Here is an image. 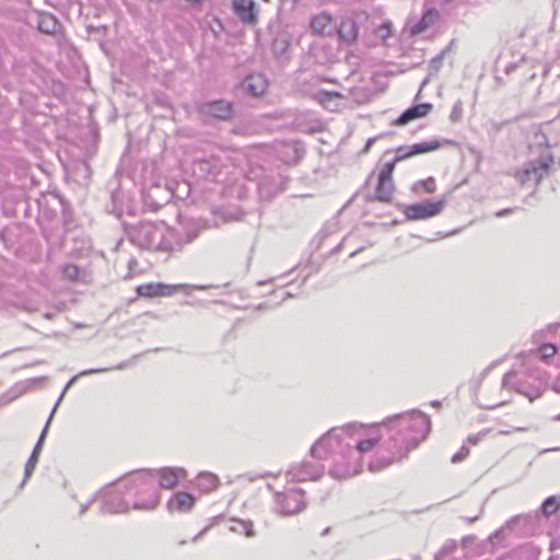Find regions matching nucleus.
Segmentation results:
<instances>
[{
	"mask_svg": "<svg viewBox=\"0 0 560 560\" xmlns=\"http://www.w3.org/2000/svg\"><path fill=\"white\" fill-rule=\"evenodd\" d=\"M389 423L393 429H397V432L385 442L388 454L377 455L370 462L369 469L373 472L407 457L411 450L427 439L431 430L430 418L419 410L397 415L389 420Z\"/></svg>",
	"mask_w": 560,
	"mask_h": 560,
	"instance_id": "nucleus-1",
	"label": "nucleus"
},
{
	"mask_svg": "<svg viewBox=\"0 0 560 560\" xmlns=\"http://www.w3.org/2000/svg\"><path fill=\"white\" fill-rule=\"evenodd\" d=\"M128 234L131 243L138 247L165 253L179 250L191 241L190 237L184 238L164 222H141L132 226Z\"/></svg>",
	"mask_w": 560,
	"mask_h": 560,
	"instance_id": "nucleus-2",
	"label": "nucleus"
},
{
	"mask_svg": "<svg viewBox=\"0 0 560 560\" xmlns=\"http://www.w3.org/2000/svg\"><path fill=\"white\" fill-rule=\"evenodd\" d=\"M100 497L102 510L109 513H125L130 510L132 503L133 510L151 511L159 503L158 492H101Z\"/></svg>",
	"mask_w": 560,
	"mask_h": 560,
	"instance_id": "nucleus-3",
	"label": "nucleus"
},
{
	"mask_svg": "<svg viewBox=\"0 0 560 560\" xmlns=\"http://www.w3.org/2000/svg\"><path fill=\"white\" fill-rule=\"evenodd\" d=\"M354 428L353 424L342 429H332L322 439H319L312 447L311 453L315 458L323 459L327 456L340 455L345 460L351 458L355 453L350 442H345L342 435Z\"/></svg>",
	"mask_w": 560,
	"mask_h": 560,
	"instance_id": "nucleus-4",
	"label": "nucleus"
},
{
	"mask_svg": "<svg viewBox=\"0 0 560 560\" xmlns=\"http://www.w3.org/2000/svg\"><path fill=\"white\" fill-rule=\"evenodd\" d=\"M112 369H108V368H100V369H89V370H84L82 372H80L79 374L74 375L72 378L69 380V382L66 384L62 393L60 394L47 422H46V425L45 428L43 429L42 431V434L28 458V460L26 462L25 464V477H30L33 472V470L35 469L36 465H37V462H38V456L40 454V451H42V444L45 440V436L47 434V431H48V427H49V423L54 417V413L59 405V402L62 400L66 392L77 382V380L81 376H85V375H91V374H94V373H103V372H107V371H110Z\"/></svg>",
	"mask_w": 560,
	"mask_h": 560,
	"instance_id": "nucleus-5",
	"label": "nucleus"
},
{
	"mask_svg": "<svg viewBox=\"0 0 560 560\" xmlns=\"http://www.w3.org/2000/svg\"><path fill=\"white\" fill-rule=\"evenodd\" d=\"M211 288H215L212 284H164V283H147L141 284L137 288V293L140 296L154 298V296H167L173 295L174 293L182 291L186 294H190L194 290H208Z\"/></svg>",
	"mask_w": 560,
	"mask_h": 560,
	"instance_id": "nucleus-6",
	"label": "nucleus"
},
{
	"mask_svg": "<svg viewBox=\"0 0 560 560\" xmlns=\"http://www.w3.org/2000/svg\"><path fill=\"white\" fill-rule=\"evenodd\" d=\"M553 158L551 154L541 155L538 160L529 161L526 166L517 172L518 180L522 185L534 183L535 185L548 175Z\"/></svg>",
	"mask_w": 560,
	"mask_h": 560,
	"instance_id": "nucleus-7",
	"label": "nucleus"
},
{
	"mask_svg": "<svg viewBox=\"0 0 560 560\" xmlns=\"http://www.w3.org/2000/svg\"><path fill=\"white\" fill-rule=\"evenodd\" d=\"M446 206V196L431 200L427 199L422 202L404 206L402 212L408 220H427L440 214Z\"/></svg>",
	"mask_w": 560,
	"mask_h": 560,
	"instance_id": "nucleus-8",
	"label": "nucleus"
},
{
	"mask_svg": "<svg viewBox=\"0 0 560 560\" xmlns=\"http://www.w3.org/2000/svg\"><path fill=\"white\" fill-rule=\"evenodd\" d=\"M273 504L276 513L293 515L305 508L304 492H275Z\"/></svg>",
	"mask_w": 560,
	"mask_h": 560,
	"instance_id": "nucleus-9",
	"label": "nucleus"
},
{
	"mask_svg": "<svg viewBox=\"0 0 560 560\" xmlns=\"http://www.w3.org/2000/svg\"><path fill=\"white\" fill-rule=\"evenodd\" d=\"M364 14L346 15L340 19L337 25L339 40L345 45H352L357 42L361 24L366 21Z\"/></svg>",
	"mask_w": 560,
	"mask_h": 560,
	"instance_id": "nucleus-10",
	"label": "nucleus"
},
{
	"mask_svg": "<svg viewBox=\"0 0 560 560\" xmlns=\"http://www.w3.org/2000/svg\"><path fill=\"white\" fill-rule=\"evenodd\" d=\"M395 161L388 162L382 168L378 175V182L375 190V198L380 201H389L393 197L395 185L393 182V172Z\"/></svg>",
	"mask_w": 560,
	"mask_h": 560,
	"instance_id": "nucleus-11",
	"label": "nucleus"
},
{
	"mask_svg": "<svg viewBox=\"0 0 560 560\" xmlns=\"http://www.w3.org/2000/svg\"><path fill=\"white\" fill-rule=\"evenodd\" d=\"M200 112L221 120H229L233 117V104L225 100L206 102L200 105Z\"/></svg>",
	"mask_w": 560,
	"mask_h": 560,
	"instance_id": "nucleus-12",
	"label": "nucleus"
},
{
	"mask_svg": "<svg viewBox=\"0 0 560 560\" xmlns=\"http://www.w3.org/2000/svg\"><path fill=\"white\" fill-rule=\"evenodd\" d=\"M232 10L244 24H256L258 10L254 0H233Z\"/></svg>",
	"mask_w": 560,
	"mask_h": 560,
	"instance_id": "nucleus-13",
	"label": "nucleus"
},
{
	"mask_svg": "<svg viewBox=\"0 0 560 560\" xmlns=\"http://www.w3.org/2000/svg\"><path fill=\"white\" fill-rule=\"evenodd\" d=\"M185 477L186 471L184 469L165 467L156 471L153 470L152 479L159 478V482L162 488L172 489Z\"/></svg>",
	"mask_w": 560,
	"mask_h": 560,
	"instance_id": "nucleus-14",
	"label": "nucleus"
},
{
	"mask_svg": "<svg viewBox=\"0 0 560 560\" xmlns=\"http://www.w3.org/2000/svg\"><path fill=\"white\" fill-rule=\"evenodd\" d=\"M323 471L322 468L312 465L303 463L301 465L293 466L289 472L288 477L292 481H307V480H316L322 476Z\"/></svg>",
	"mask_w": 560,
	"mask_h": 560,
	"instance_id": "nucleus-15",
	"label": "nucleus"
},
{
	"mask_svg": "<svg viewBox=\"0 0 560 560\" xmlns=\"http://www.w3.org/2000/svg\"><path fill=\"white\" fill-rule=\"evenodd\" d=\"M505 524L510 533L527 536L533 533L534 517L529 514H521L510 518Z\"/></svg>",
	"mask_w": 560,
	"mask_h": 560,
	"instance_id": "nucleus-16",
	"label": "nucleus"
},
{
	"mask_svg": "<svg viewBox=\"0 0 560 560\" xmlns=\"http://www.w3.org/2000/svg\"><path fill=\"white\" fill-rule=\"evenodd\" d=\"M152 477H153V470H147V469L137 470V471H133L131 474L124 476L122 478L117 480L115 482V485L118 487H124V488L144 487V486L149 485L147 482V480L152 479Z\"/></svg>",
	"mask_w": 560,
	"mask_h": 560,
	"instance_id": "nucleus-17",
	"label": "nucleus"
},
{
	"mask_svg": "<svg viewBox=\"0 0 560 560\" xmlns=\"http://www.w3.org/2000/svg\"><path fill=\"white\" fill-rule=\"evenodd\" d=\"M195 502L196 498L190 492H175L167 502V509L172 513H185L192 509Z\"/></svg>",
	"mask_w": 560,
	"mask_h": 560,
	"instance_id": "nucleus-18",
	"label": "nucleus"
},
{
	"mask_svg": "<svg viewBox=\"0 0 560 560\" xmlns=\"http://www.w3.org/2000/svg\"><path fill=\"white\" fill-rule=\"evenodd\" d=\"M502 388L514 389L515 392L528 397L530 401L535 400L536 398H538L541 395V392L539 388L535 389L533 393L527 392L525 389L524 383L516 380V372H514V371H511L503 376Z\"/></svg>",
	"mask_w": 560,
	"mask_h": 560,
	"instance_id": "nucleus-19",
	"label": "nucleus"
},
{
	"mask_svg": "<svg viewBox=\"0 0 560 560\" xmlns=\"http://www.w3.org/2000/svg\"><path fill=\"white\" fill-rule=\"evenodd\" d=\"M433 106L431 103H421L407 108L397 119V125H406L415 119L425 117Z\"/></svg>",
	"mask_w": 560,
	"mask_h": 560,
	"instance_id": "nucleus-20",
	"label": "nucleus"
},
{
	"mask_svg": "<svg viewBox=\"0 0 560 560\" xmlns=\"http://www.w3.org/2000/svg\"><path fill=\"white\" fill-rule=\"evenodd\" d=\"M195 166L202 176L215 177L223 166V163L219 156L211 155L196 160Z\"/></svg>",
	"mask_w": 560,
	"mask_h": 560,
	"instance_id": "nucleus-21",
	"label": "nucleus"
},
{
	"mask_svg": "<svg viewBox=\"0 0 560 560\" xmlns=\"http://www.w3.org/2000/svg\"><path fill=\"white\" fill-rule=\"evenodd\" d=\"M244 89L248 94L259 96L264 94L267 89V80L259 73L249 74L244 81Z\"/></svg>",
	"mask_w": 560,
	"mask_h": 560,
	"instance_id": "nucleus-22",
	"label": "nucleus"
},
{
	"mask_svg": "<svg viewBox=\"0 0 560 560\" xmlns=\"http://www.w3.org/2000/svg\"><path fill=\"white\" fill-rule=\"evenodd\" d=\"M190 486L197 490H214L220 487V480L214 474L206 471L200 472Z\"/></svg>",
	"mask_w": 560,
	"mask_h": 560,
	"instance_id": "nucleus-23",
	"label": "nucleus"
},
{
	"mask_svg": "<svg viewBox=\"0 0 560 560\" xmlns=\"http://www.w3.org/2000/svg\"><path fill=\"white\" fill-rule=\"evenodd\" d=\"M37 27L42 33L54 34L58 31L59 23L54 15L43 13L37 16Z\"/></svg>",
	"mask_w": 560,
	"mask_h": 560,
	"instance_id": "nucleus-24",
	"label": "nucleus"
},
{
	"mask_svg": "<svg viewBox=\"0 0 560 560\" xmlns=\"http://www.w3.org/2000/svg\"><path fill=\"white\" fill-rule=\"evenodd\" d=\"M359 468L355 465H348L343 467L340 463H336L330 470V475L336 479H347L359 474Z\"/></svg>",
	"mask_w": 560,
	"mask_h": 560,
	"instance_id": "nucleus-25",
	"label": "nucleus"
},
{
	"mask_svg": "<svg viewBox=\"0 0 560 560\" xmlns=\"http://www.w3.org/2000/svg\"><path fill=\"white\" fill-rule=\"evenodd\" d=\"M558 352L557 347L553 343H542L537 349L532 351L527 357H537L544 362H548L550 358L555 357Z\"/></svg>",
	"mask_w": 560,
	"mask_h": 560,
	"instance_id": "nucleus-26",
	"label": "nucleus"
},
{
	"mask_svg": "<svg viewBox=\"0 0 560 560\" xmlns=\"http://www.w3.org/2000/svg\"><path fill=\"white\" fill-rule=\"evenodd\" d=\"M441 147V142L439 140H430L423 141L419 143H415L411 145V153L413 155L427 153L430 151H434Z\"/></svg>",
	"mask_w": 560,
	"mask_h": 560,
	"instance_id": "nucleus-27",
	"label": "nucleus"
},
{
	"mask_svg": "<svg viewBox=\"0 0 560 560\" xmlns=\"http://www.w3.org/2000/svg\"><path fill=\"white\" fill-rule=\"evenodd\" d=\"M331 23L330 14L323 12L312 20V27L317 33H325L326 27Z\"/></svg>",
	"mask_w": 560,
	"mask_h": 560,
	"instance_id": "nucleus-28",
	"label": "nucleus"
},
{
	"mask_svg": "<svg viewBox=\"0 0 560 560\" xmlns=\"http://www.w3.org/2000/svg\"><path fill=\"white\" fill-rule=\"evenodd\" d=\"M560 508V499L557 495L548 497L541 504V511L546 516L556 513Z\"/></svg>",
	"mask_w": 560,
	"mask_h": 560,
	"instance_id": "nucleus-29",
	"label": "nucleus"
},
{
	"mask_svg": "<svg viewBox=\"0 0 560 560\" xmlns=\"http://www.w3.org/2000/svg\"><path fill=\"white\" fill-rule=\"evenodd\" d=\"M235 525L231 527V530L244 534L246 537H254L255 533L253 530V524L252 522H245V521H233Z\"/></svg>",
	"mask_w": 560,
	"mask_h": 560,
	"instance_id": "nucleus-30",
	"label": "nucleus"
},
{
	"mask_svg": "<svg viewBox=\"0 0 560 560\" xmlns=\"http://www.w3.org/2000/svg\"><path fill=\"white\" fill-rule=\"evenodd\" d=\"M436 15H438V13L435 11H430V12L425 13L422 16V19L418 22V24L416 25V32L420 33V32H423L425 28H428L429 25L431 24V22L433 21V18Z\"/></svg>",
	"mask_w": 560,
	"mask_h": 560,
	"instance_id": "nucleus-31",
	"label": "nucleus"
},
{
	"mask_svg": "<svg viewBox=\"0 0 560 560\" xmlns=\"http://www.w3.org/2000/svg\"><path fill=\"white\" fill-rule=\"evenodd\" d=\"M377 443V439H366L362 441H358L355 448L359 453H365L371 451Z\"/></svg>",
	"mask_w": 560,
	"mask_h": 560,
	"instance_id": "nucleus-32",
	"label": "nucleus"
},
{
	"mask_svg": "<svg viewBox=\"0 0 560 560\" xmlns=\"http://www.w3.org/2000/svg\"><path fill=\"white\" fill-rule=\"evenodd\" d=\"M410 156H413V153H411V145H402L396 150V158L394 161L396 163Z\"/></svg>",
	"mask_w": 560,
	"mask_h": 560,
	"instance_id": "nucleus-33",
	"label": "nucleus"
},
{
	"mask_svg": "<svg viewBox=\"0 0 560 560\" xmlns=\"http://www.w3.org/2000/svg\"><path fill=\"white\" fill-rule=\"evenodd\" d=\"M421 186L425 192L432 194L436 189L435 180L433 177H429L425 180H420L416 184V188Z\"/></svg>",
	"mask_w": 560,
	"mask_h": 560,
	"instance_id": "nucleus-34",
	"label": "nucleus"
},
{
	"mask_svg": "<svg viewBox=\"0 0 560 560\" xmlns=\"http://www.w3.org/2000/svg\"><path fill=\"white\" fill-rule=\"evenodd\" d=\"M80 275V269L75 265H66L63 268V276L69 280H77Z\"/></svg>",
	"mask_w": 560,
	"mask_h": 560,
	"instance_id": "nucleus-35",
	"label": "nucleus"
},
{
	"mask_svg": "<svg viewBox=\"0 0 560 560\" xmlns=\"http://www.w3.org/2000/svg\"><path fill=\"white\" fill-rule=\"evenodd\" d=\"M527 374L530 376V377H534L536 380H538L540 383H546L547 382V373L545 371H540L539 369H530L528 368L527 369Z\"/></svg>",
	"mask_w": 560,
	"mask_h": 560,
	"instance_id": "nucleus-36",
	"label": "nucleus"
},
{
	"mask_svg": "<svg viewBox=\"0 0 560 560\" xmlns=\"http://www.w3.org/2000/svg\"><path fill=\"white\" fill-rule=\"evenodd\" d=\"M506 532H509V529L506 528V524H505L504 526L497 529L492 535H490V537H489L490 542L494 544L497 541H501L502 539L505 538Z\"/></svg>",
	"mask_w": 560,
	"mask_h": 560,
	"instance_id": "nucleus-37",
	"label": "nucleus"
},
{
	"mask_svg": "<svg viewBox=\"0 0 560 560\" xmlns=\"http://www.w3.org/2000/svg\"><path fill=\"white\" fill-rule=\"evenodd\" d=\"M469 454V448L465 445H463L456 454L453 455L452 462L453 463H459L464 460Z\"/></svg>",
	"mask_w": 560,
	"mask_h": 560,
	"instance_id": "nucleus-38",
	"label": "nucleus"
},
{
	"mask_svg": "<svg viewBox=\"0 0 560 560\" xmlns=\"http://www.w3.org/2000/svg\"><path fill=\"white\" fill-rule=\"evenodd\" d=\"M341 95L338 93V92H326V91H322L318 93V97H319V101L325 104L327 103L328 101L332 100V98H336V97H340Z\"/></svg>",
	"mask_w": 560,
	"mask_h": 560,
	"instance_id": "nucleus-39",
	"label": "nucleus"
},
{
	"mask_svg": "<svg viewBox=\"0 0 560 560\" xmlns=\"http://www.w3.org/2000/svg\"><path fill=\"white\" fill-rule=\"evenodd\" d=\"M443 58H444V51H442L441 54H439L438 56L432 58V60L430 61V69L432 71H439V69L442 66Z\"/></svg>",
	"mask_w": 560,
	"mask_h": 560,
	"instance_id": "nucleus-40",
	"label": "nucleus"
},
{
	"mask_svg": "<svg viewBox=\"0 0 560 560\" xmlns=\"http://www.w3.org/2000/svg\"><path fill=\"white\" fill-rule=\"evenodd\" d=\"M72 499L75 500L80 504V514L84 513L88 509L89 504L92 502L91 498H79L77 494L72 495Z\"/></svg>",
	"mask_w": 560,
	"mask_h": 560,
	"instance_id": "nucleus-41",
	"label": "nucleus"
},
{
	"mask_svg": "<svg viewBox=\"0 0 560 560\" xmlns=\"http://www.w3.org/2000/svg\"><path fill=\"white\" fill-rule=\"evenodd\" d=\"M392 23L390 22H383L380 26L381 37L383 39H386L390 36L392 30H390Z\"/></svg>",
	"mask_w": 560,
	"mask_h": 560,
	"instance_id": "nucleus-42",
	"label": "nucleus"
},
{
	"mask_svg": "<svg viewBox=\"0 0 560 560\" xmlns=\"http://www.w3.org/2000/svg\"><path fill=\"white\" fill-rule=\"evenodd\" d=\"M486 434H487V432H478L476 434H470L467 438V442H469L471 444H477L486 436Z\"/></svg>",
	"mask_w": 560,
	"mask_h": 560,
	"instance_id": "nucleus-43",
	"label": "nucleus"
},
{
	"mask_svg": "<svg viewBox=\"0 0 560 560\" xmlns=\"http://www.w3.org/2000/svg\"><path fill=\"white\" fill-rule=\"evenodd\" d=\"M517 68V63L516 62H511L509 63L505 69H504V72L506 74H511L515 69Z\"/></svg>",
	"mask_w": 560,
	"mask_h": 560,
	"instance_id": "nucleus-44",
	"label": "nucleus"
},
{
	"mask_svg": "<svg viewBox=\"0 0 560 560\" xmlns=\"http://www.w3.org/2000/svg\"><path fill=\"white\" fill-rule=\"evenodd\" d=\"M552 389L556 392V393H559L560 394V375L556 378V381L553 382L552 384Z\"/></svg>",
	"mask_w": 560,
	"mask_h": 560,
	"instance_id": "nucleus-45",
	"label": "nucleus"
},
{
	"mask_svg": "<svg viewBox=\"0 0 560 560\" xmlns=\"http://www.w3.org/2000/svg\"><path fill=\"white\" fill-rule=\"evenodd\" d=\"M512 212H513V210L511 208H506V209L500 210L497 213V217H503V215L510 214Z\"/></svg>",
	"mask_w": 560,
	"mask_h": 560,
	"instance_id": "nucleus-46",
	"label": "nucleus"
},
{
	"mask_svg": "<svg viewBox=\"0 0 560 560\" xmlns=\"http://www.w3.org/2000/svg\"><path fill=\"white\" fill-rule=\"evenodd\" d=\"M481 512H482V511L480 510L479 514H477V515H475V516H472V517H471V516H466V517H464V520H465V521H467V522H469V523H472V522L477 521V520L480 517Z\"/></svg>",
	"mask_w": 560,
	"mask_h": 560,
	"instance_id": "nucleus-47",
	"label": "nucleus"
},
{
	"mask_svg": "<svg viewBox=\"0 0 560 560\" xmlns=\"http://www.w3.org/2000/svg\"><path fill=\"white\" fill-rule=\"evenodd\" d=\"M291 149L294 151V153L296 155L295 160H300V158H301L300 152H303V150H300L296 145L292 147Z\"/></svg>",
	"mask_w": 560,
	"mask_h": 560,
	"instance_id": "nucleus-48",
	"label": "nucleus"
},
{
	"mask_svg": "<svg viewBox=\"0 0 560 560\" xmlns=\"http://www.w3.org/2000/svg\"><path fill=\"white\" fill-rule=\"evenodd\" d=\"M259 481L264 482V487L271 488V485L265 480V478H259ZM259 489L262 488V485L257 486Z\"/></svg>",
	"mask_w": 560,
	"mask_h": 560,
	"instance_id": "nucleus-49",
	"label": "nucleus"
},
{
	"mask_svg": "<svg viewBox=\"0 0 560 560\" xmlns=\"http://www.w3.org/2000/svg\"><path fill=\"white\" fill-rule=\"evenodd\" d=\"M373 142H374V139H369L365 144L364 151H369Z\"/></svg>",
	"mask_w": 560,
	"mask_h": 560,
	"instance_id": "nucleus-50",
	"label": "nucleus"
},
{
	"mask_svg": "<svg viewBox=\"0 0 560 560\" xmlns=\"http://www.w3.org/2000/svg\"><path fill=\"white\" fill-rule=\"evenodd\" d=\"M186 1L192 5H200L202 2V0H186Z\"/></svg>",
	"mask_w": 560,
	"mask_h": 560,
	"instance_id": "nucleus-51",
	"label": "nucleus"
},
{
	"mask_svg": "<svg viewBox=\"0 0 560 560\" xmlns=\"http://www.w3.org/2000/svg\"><path fill=\"white\" fill-rule=\"evenodd\" d=\"M472 539V537L470 536H466L463 538V544L466 545L467 542H469L470 540Z\"/></svg>",
	"mask_w": 560,
	"mask_h": 560,
	"instance_id": "nucleus-52",
	"label": "nucleus"
},
{
	"mask_svg": "<svg viewBox=\"0 0 560 560\" xmlns=\"http://www.w3.org/2000/svg\"><path fill=\"white\" fill-rule=\"evenodd\" d=\"M501 405H503V402H498V404H494L492 406H486L485 408L492 409V408H495L497 406H501Z\"/></svg>",
	"mask_w": 560,
	"mask_h": 560,
	"instance_id": "nucleus-53",
	"label": "nucleus"
},
{
	"mask_svg": "<svg viewBox=\"0 0 560 560\" xmlns=\"http://www.w3.org/2000/svg\"><path fill=\"white\" fill-rule=\"evenodd\" d=\"M456 114H457V110H456V107H455V108H454V110H453V113L451 114V118H452L453 120H456V119H457V118H456V116H455Z\"/></svg>",
	"mask_w": 560,
	"mask_h": 560,
	"instance_id": "nucleus-54",
	"label": "nucleus"
},
{
	"mask_svg": "<svg viewBox=\"0 0 560 560\" xmlns=\"http://www.w3.org/2000/svg\"><path fill=\"white\" fill-rule=\"evenodd\" d=\"M330 528L329 527H326L323 532H322V536H325L329 533Z\"/></svg>",
	"mask_w": 560,
	"mask_h": 560,
	"instance_id": "nucleus-55",
	"label": "nucleus"
},
{
	"mask_svg": "<svg viewBox=\"0 0 560 560\" xmlns=\"http://www.w3.org/2000/svg\"><path fill=\"white\" fill-rule=\"evenodd\" d=\"M432 406L434 407H439L440 406V401L439 400H434L431 402Z\"/></svg>",
	"mask_w": 560,
	"mask_h": 560,
	"instance_id": "nucleus-56",
	"label": "nucleus"
},
{
	"mask_svg": "<svg viewBox=\"0 0 560 560\" xmlns=\"http://www.w3.org/2000/svg\"><path fill=\"white\" fill-rule=\"evenodd\" d=\"M125 366H126V363H120V364H119V365H117L115 369H119V370H121V369H124Z\"/></svg>",
	"mask_w": 560,
	"mask_h": 560,
	"instance_id": "nucleus-57",
	"label": "nucleus"
},
{
	"mask_svg": "<svg viewBox=\"0 0 560 560\" xmlns=\"http://www.w3.org/2000/svg\"><path fill=\"white\" fill-rule=\"evenodd\" d=\"M237 480H238L240 482H242L243 480H245V478H244V477H238V478H237ZM240 486L245 487L246 485L240 483Z\"/></svg>",
	"mask_w": 560,
	"mask_h": 560,
	"instance_id": "nucleus-58",
	"label": "nucleus"
},
{
	"mask_svg": "<svg viewBox=\"0 0 560 560\" xmlns=\"http://www.w3.org/2000/svg\"><path fill=\"white\" fill-rule=\"evenodd\" d=\"M202 533H203V530L200 532L198 535H196L192 540L196 541L202 535Z\"/></svg>",
	"mask_w": 560,
	"mask_h": 560,
	"instance_id": "nucleus-59",
	"label": "nucleus"
},
{
	"mask_svg": "<svg viewBox=\"0 0 560 560\" xmlns=\"http://www.w3.org/2000/svg\"><path fill=\"white\" fill-rule=\"evenodd\" d=\"M555 421H560V413L553 418Z\"/></svg>",
	"mask_w": 560,
	"mask_h": 560,
	"instance_id": "nucleus-60",
	"label": "nucleus"
}]
</instances>
